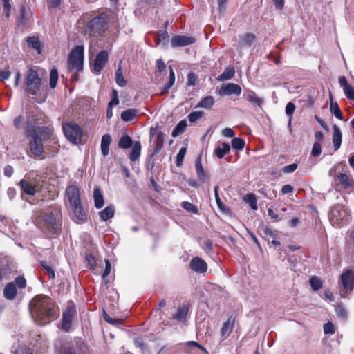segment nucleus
Segmentation results:
<instances>
[{
	"instance_id": "obj_47",
	"label": "nucleus",
	"mask_w": 354,
	"mask_h": 354,
	"mask_svg": "<svg viewBox=\"0 0 354 354\" xmlns=\"http://www.w3.org/2000/svg\"><path fill=\"white\" fill-rule=\"evenodd\" d=\"M232 147L236 150H242L245 145V140L241 138H234L231 141Z\"/></svg>"
},
{
	"instance_id": "obj_51",
	"label": "nucleus",
	"mask_w": 354,
	"mask_h": 354,
	"mask_svg": "<svg viewBox=\"0 0 354 354\" xmlns=\"http://www.w3.org/2000/svg\"><path fill=\"white\" fill-rule=\"evenodd\" d=\"M187 152V148L183 147L178 151L176 156V165L177 167H180L183 165V160L185 158Z\"/></svg>"
},
{
	"instance_id": "obj_40",
	"label": "nucleus",
	"mask_w": 354,
	"mask_h": 354,
	"mask_svg": "<svg viewBox=\"0 0 354 354\" xmlns=\"http://www.w3.org/2000/svg\"><path fill=\"white\" fill-rule=\"evenodd\" d=\"M214 104V99L212 96L209 95L203 98L197 104L196 107L205 109H211Z\"/></svg>"
},
{
	"instance_id": "obj_61",
	"label": "nucleus",
	"mask_w": 354,
	"mask_h": 354,
	"mask_svg": "<svg viewBox=\"0 0 354 354\" xmlns=\"http://www.w3.org/2000/svg\"><path fill=\"white\" fill-rule=\"evenodd\" d=\"M3 3V12L6 17H9L10 15V12L12 9V6L10 3V0H2Z\"/></svg>"
},
{
	"instance_id": "obj_48",
	"label": "nucleus",
	"mask_w": 354,
	"mask_h": 354,
	"mask_svg": "<svg viewBox=\"0 0 354 354\" xmlns=\"http://www.w3.org/2000/svg\"><path fill=\"white\" fill-rule=\"evenodd\" d=\"M181 207L188 212L193 213V214L198 213V207L195 205L191 203L190 202H188V201L182 202Z\"/></svg>"
},
{
	"instance_id": "obj_55",
	"label": "nucleus",
	"mask_w": 354,
	"mask_h": 354,
	"mask_svg": "<svg viewBox=\"0 0 354 354\" xmlns=\"http://www.w3.org/2000/svg\"><path fill=\"white\" fill-rule=\"evenodd\" d=\"M85 260L87 262L90 270H95V268L97 266V260H96L95 257L93 255L88 254L86 255Z\"/></svg>"
},
{
	"instance_id": "obj_59",
	"label": "nucleus",
	"mask_w": 354,
	"mask_h": 354,
	"mask_svg": "<svg viewBox=\"0 0 354 354\" xmlns=\"http://www.w3.org/2000/svg\"><path fill=\"white\" fill-rule=\"evenodd\" d=\"M13 124L16 129L20 130L24 125V117L19 115L16 117L13 121Z\"/></svg>"
},
{
	"instance_id": "obj_52",
	"label": "nucleus",
	"mask_w": 354,
	"mask_h": 354,
	"mask_svg": "<svg viewBox=\"0 0 354 354\" xmlns=\"http://www.w3.org/2000/svg\"><path fill=\"white\" fill-rule=\"evenodd\" d=\"M198 82V78L194 72H189L187 75V84L188 86H196Z\"/></svg>"
},
{
	"instance_id": "obj_25",
	"label": "nucleus",
	"mask_w": 354,
	"mask_h": 354,
	"mask_svg": "<svg viewBox=\"0 0 354 354\" xmlns=\"http://www.w3.org/2000/svg\"><path fill=\"white\" fill-rule=\"evenodd\" d=\"M17 294L16 286L14 283L10 282L6 284L3 290L4 297L9 300L14 299Z\"/></svg>"
},
{
	"instance_id": "obj_23",
	"label": "nucleus",
	"mask_w": 354,
	"mask_h": 354,
	"mask_svg": "<svg viewBox=\"0 0 354 354\" xmlns=\"http://www.w3.org/2000/svg\"><path fill=\"white\" fill-rule=\"evenodd\" d=\"M230 151V146L228 143L222 142L218 144L214 150V154L219 159L223 158L225 155Z\"/></svg>"
},
{
	"instance_id": "obj_18",
	"label": "nucleus",
	"mask_w": 354,
	"mask_h": 354,
	"mask_svg": "<svg viewBox=\"0 0 354 354\" xmlns=\"http://www.w3.org/2000/svg\"><path fill=\"white\" fill-rule=\"evenodd\" d=\"M73 218L76 223H86L87 221V214L84 211L82 203L71 206Z\"/></svg>"
},
{
	"instance_id": "obj_34",
	"label": "nucleus",
	"mask_w": 354,
	"mask_h": 354,
	"mask_svg": "<svg viewBox=\"0 0 354 354\" xmlns=\"http://www.w3.org/2000/svg\"><path fill=\"white\" fill-rule=\"evenodd\" d=\"M114 213V207L109 205L99 212V216L102 221H106L113 217Z\"/></svg>"
},
{
	"instance_id": "obj_60",
	"label": "nucleus",
	"mask_w": 354,
	"mask_h": 354,
	"mask_svg": "<svg viewBox=\"0 0 354 354\" xmlns=\"http://www.w3.org/2000/svg\"><path fill=\"white\" fill-rule=\"evenodd\" d=\"M322 153V147L321 143L319 142H315L313 144L312 151H311V155L314 157L319 156Z\"/></svg>"
},
{
	"instance_id": "obj_9",
	"label": "nucleus",
	"mask_w": 354,
	"mask_h": 354,
	"mask_svg": "<svg viewBox=\"0 0 354 354\" xmlns=\"http://www.w3.org/2000/svg\"><path fill=\"white\" fill-rule=\"evenodd\" d=\"M21 192L28 196H34L37 191L38 183L36 180H30L26 176L19 183Z\"/></svg>"
},
{
	"instance_id": "obj_3",
	"label": "nucleus",
	"mask_w": 354,
	"mask_h": 354,
	"mask_svg": "<svg viewBox=\"0 0 354 354\" xmlns=\"http://www.w3.org/2000/svg\"><path fill=\"white\" fill-rule=\"evenodd\" d=\"M24 89L27 96L37 103L44 102L48 96L47 86L32 67L25 74Z\"/></svg>"
},
{
	"instance_id": "obj_56",
	"label": "nucleus",
	"mask_w": 354,
	"mask_h": 354,
	"mask_svg": "<svg viewBox=\"0 0 354 354\" xmlns=\"http://www.w3.org/2000/svg\"><path fill=\"white\" fill-rule=\"evenodd\" d=\"M20 16L18 19V22L20 24H25L27 21L26 20V8L24 5L21 4L20 6Z\"/></svg>"
},
{
	"instance_id": "obj_7",
	"label": "nucleus",
	"mask_w": 354,
	"mask_h": 354,
	"mask_svg": "<svg viewBox=\"0 0 354 354\" xmlns=\"http://www.w3.org/2000/svg\"><path fill=\"white\" fill-rule=\"evenodd\" d=\"M84 47L76 46L71 51L68 58V68L69 71H77L81 72L83 70Z\"/></svg>"
},
{
	"instance_id": "obj_15",
	"label": "nucleus",
	"mask_w": 354,
	"mask_h": 354,
	"mask_svg": "<svg viewBox=\"0 0 354 354\" xmlns=\"http://www.w3.org/2000/svg\"><path fill=\"white\" fill-rule=\"evenodd\" d=\"M341 282L344 288L348 292L354 288V271L347 270L341 274Z\"/></svg>"
},
{
	"instance_id": "obj_43",
	"label": "nucleus",
	"mask_w": 354,
	"mask_h": 354,
	"mask_svg": "<svg viewBox=\"0 0 354 354\" xmlns=\"http://www.w3.org/2000/svg\"><path fill=\"white\" fill-rule=\"evenodd\" d=\"M40 267L45 271V272L48 274L50 279H55V272L54 269L48 265L46 261H42L39 263Z\"/></svg>"
},
{
	"instance_id": "obj_14",
	"label": "nucleus",
	"mask_w": 354,
	"mask_h": 354,
	"mask_svg": "<svg viewBox=\"0 0 354 354\" xmlns=\"http://www.w3.org/2000/svg\"><path fill=\"white\" fill-rule=\"evenodd\" d=\"M196 42V39L185 35H176L171 38V46L173 48L186 46Z\"/></svg>"
},
{
	"instance_id": "obj_20",
	"label": "nucleus",
	"mask_w": 354,
	"mask_h": 354,
	"mask_svg": "<svg viewBox=\"0 0 354 354\" xmlns=\"http://www.w3.org/2000/svg\"><path fill=\"white\" fill-rule=\"evenodd\" d=\"M243 97L248 102L259 107L264 102V100L262 97L257 96L255 92L250 89H247L244 91Z\"/></svg>"
},
{
	"instance_id": "obj_63",
	"label": "nucleus",
	"mask_w": 354,
	"mask_h": 354,
	"mask_svg": "<svg viewBox=\"0 0 354 354\" xmlns=\"http://www.w3.org/2000/svg\"><path fill=\"white\" fill-rule=\"evenodd\" d=\"M111 100L109 102V105L111 106H115L119 104V100H118V91L115 89H113L111 94Z\"/></svg>"
},
{
	"instance_id": "obj_62",
	"label": "nucleus",
	"mask_w": 354,
	"mask_h": 354,
	"mask_svg": "<svg viewBox=\"0 0 354 354\" xmlns=\"http://www.w3.org/2000/svg\"><path fill=\"white\" fill-rule=\"evenodd\" d=\"M11 75V72L9 69V66L6 67V69L3 71H0V81L4 82L10 78Z\"/></svg>"
},
{
	"instance_id": "obj_27",
	"label": "nucleus",
	"mask_w": 354,
	"mask_h": 354,
	"mask_svg": "<svg viewBox=\"0 0 354 354\" xmlns=\"http://www.w3.org/2000/svg\"><path fill=\"white\" fill-rule=\"evenodd\" d=\"M259 233L270 244V239H276L277 237V232L273 231L271 228L266 226H261L259 227Z\"/></svg>"
},
{
	"instance_id": "obj_21",
	"label": "nucleus",
	"mask_w": 354,
	"mask_h": 354,
	"mask_svg": "<svg viewBox=\"0 0 354 354\" xmlns=\"http://www.w3.org/2000/svg\"><path fill=\"white\" fill-rule=\"evenodd\" d=\"M339 83L343 88L346 97L351 100H354V88L351 84L348 83V81L344 76H342L339 78Z\"/></svg>"
},
{
	"instance_id": "obj_53",
	"label": "nucleus",
	"mask_w": 354,
	"mask_h": 354,
	"mask_svg": "<svg viewBox=\"0 0 354 354\" xmlns=\"http://www.w3.org/2000/svg\"><path fill=\"white\" fill-rule=\"evenodd\" d=\"M204 115V112L202 111H192L188 115L187 118L190 122H195L198 119Z\"/></svg>"
},
{
	"instance_id": "obj_10",
	"label": "nucleus",
	"mask_w": 354,
	"mask_h": 354,
	"mask_svg": "<svg viewBox=\"0 0 354 354\" xmlns=\"http://www.w3.org/2000/svg\"><path fill=\"white\" fill-rule=\"evenodd\" d=\"M76 313L75 307L73 305L68 306L62 313V329L66 332L69 331L72 319Z\"/></svg>"
},
{
	"instance_id": "obj_1",
	"label": "nucleus",
	"mask_w": 354,
	"mask_h": 354,
	"mask_svg": "<svg viewBox=\"0 0 354 354\" xmlns=\"http://www.w3.org/2000/svg\"><path fill=\"white\" fill-rule=\"evenodd\" d=\"M46 116L42 112L29 114L24 126V135L30 138V151L34 157H40L44 153L43 142L48 140L53 136V128L49 126H39L46 122Z\"/></svg>"
},
{
	"instance_id": "obj_38",
	"label": "nucleus",
	"mask_w": 354,
	"mask_h": 354,
	"mask_svg": "<svg viewBox=\"0 0 354 354\" xmlns=\"http://www.w3.org/2000/svg\"><path fill=\"white\" fill-rule=\"evenodd\" d=\"M133 144V140L129 135H123L118 141V147L120 149H128Z\"/></svg>"
},
{
	"instance_id": "obj_2",
	"label": "nucleus",
	"mask_w": 354,
	"mask_h": 354,
	"mask_svg": "<svg viewBox=\"0 0 354 354\" xmlns=\"http://www.w3.org/2000/svg\"><path fill=\"white\" fill-rule=\"evenodd\" d=\"M29 308L32 318L39 326H44L59 316L57 304L45 295L34 297L30 303Z\"/></svg>"
},
{
	"instance_id": "obj_54",
	"label": "nucleus",
	"mask_w": 354,
	"mask_h": 354,
	"mask_svg": "<svg viewBox=\"0 0 354 354\" xmlns=\"http://www.w3.org/2000/svg\"><path fill=\"white\" fill-rule=\"evenodd\" d=\"M295 110V105L293 102H290L286 106V114L289 117L288 124H291L293 113Z\"/></svg>"
},
{
	"instance_id": "obj_35",
	"label": "nucleus",
	"mask_w": 354,
	"mask_h": 354,
	"mask_svg": "<svg viewBox=\"0 0 354 354\" xmlns=\"http://www.w3.org/2000/svg\"><path fill=\"white\" fill-rule=\"evenodd\" d=\"M139 111L136 109H128L121 113V119L124 122L133 120L138 115Z\"/></svg>"
},
{
	"instance_id": "obj_13",
	"label": "nucleus",
	"mask_w": 354,
	"mask_h": 354,
	"mask_svg": "<svg viewBox=\"0 0 354 354\" xmlns=\"http://www.w3.org/2000/svg\"><path fill=\"white\" fill-rule=\"evenodd\" d=\"M108 53L106 50L100 51L97 55L94 60L93 66V71L98 74L103 69L104 66L108 62Z\"/></svg>"
},
{
	"instance_id": "obj_49",
	"label": "nucleus",
	"mask_w": 354,
	"mask_h": 354,
	"mask_svg": "<svg viewBox=\"0 0 354 354\" xmlns=\"http://www.w3.org/2000/svg\"><path fill=\"white\" fill-rule=\"evenodd\" d=\"M58 81V72L55 68H53L50 72V81L49 84L50 88H54L56 87Z\"/></svg>"
},
{
	"instance_id": "obj_11",
	"label": "nucleus",
	"mask_w": 354,
	"mask_h": 354,
	"mask_svg": "<svg viewBox=\"0 0 354 354\" xmlns=\"http://www.w3.org/2000/svg\"><path fill=\"white\" fill-rule=\"evenodd\" d=\"M256 39L257 37L254 33L246 32L239 37V42L235 45L236 49L241 52L244 48L251 47Z\"/></svg>"
},
{
	"instance_id": "obj_44",
	"label": "nucleus",
	"mask_w": 354,
	"mask_h": 354,
	"mask_svg": "<svg viewBox=\"0 0 354 354\" xmlns=\"http://www.w3.org/2000/svg\"><path fill=\"white\" fill-rule=\"evenodd\" d=\"M309 283L311 288L314 291L319 290L323 286V282L321 279L317 276H312L310 278Z\"/></svg>"
},
{
	"instance_id": "obj_12",
	"label": "nucleus",
	"mask_w": 354,
	"mask_h": 354,
	"mask_svg": "<svg viewBox=\"0 0 354 354\" xmlns=\"http://www.w3.org/2000/svg\"><path fill=\"white\" fill-rule=\"evenodd\" d=\"M66 194L71 207L81 203L80 189L77 186L75 185L68 186L66 189Z\"/></svg>"
},
{
	"instance_id": "obj_46",
	"label": "nucleus",
	"mask_w": 354,
	"mask_h": 354,
	"mask_svg": "<svg viewBox=\"0 0 354 354\" xmlns=\"http://www.w3.org/2000/svg\"><path fill=\"white\" fill-rule=\"evenodd\" d=\"M245 200L246 202H248L250 204L251 208L253 210L257 209V208H258L257 201V198H256V196L254 194H253V193L248 194L245 197Z\"/></svg>"
},
{
	"instance_id": "obj_39",
	"label": "nucleus",
	"mask_w": 354,
	"mask_h": 354,
	"mask_svg": "<svg viewBox=\"0 0 354 354\" xmlns=\"http://www.w3.org/2000/svg\"><path fill=\"white\" fill-rule=\"evenodd\" d=\"M115 80L116 84L120 87H124L127 84V81L125 80V79L123 76L122 68H121L120 66H119L118 68L115 70Z\"/></svg>"
},
{
	"instance_id": "obj_50",
	"label": "nucleus",
	"mask_w": 354,
	"mask_h": 354,
	"mask_svg": "<svg viewBox=\"0 0 354 354\" xmlns=\"http://www.w3.org/2000/svg\"><path fill=\"white\" fill-rule=\"evenodd\" d=\"M169 35L166 30H160L157 32V35L154 38L155 42L156 45H159L161 41H165L168 40Z\"/></svg>"
},
{
	"instance_id": "obj_58",
	"label": "nucleus",
	"mask_w": 354,
	"mask_h": 354,
	"mask_svg": "<svg viewBox=\"0 0 354 354\" xmlns=\"http://www.w3.org/2000/svg\"><path fill=\"white\" fill-rule=\"evenodd\" d=\"M15 285L19 288H25L26 286V280L24 276H18L15 279Z\"/></svg>"
},
{
	"instance_id": "obj_45",
	"label": "nucleus",
	"mask_w": 354,
	"mask_h": 354,
	"mask_svg": "<svg viewBox=\"0 0 354 354\" xmlns=\"http://www.w3.org/2000/svg\"><path fill=\"white\" fill-rule=\"evenodd\" d=\"M103 318L106 322L113 326H120L124 323L123 319L112 318L104 310H103Z\"/></svg>"
},
{
	"instance_id": "obj_28",
	"label": "nucleus",
	"mask_w": 354,
	"mask_h": 354,
	"mask_svg": "<svg viewBox=\"0 0 354 354\" xmlns=\"http://www.w3.org/2000/svg\"><path fill=\"white\" fill-rule=\"evenodd\" d=\"M333 143L335 151H337L342 144V133L339 128L336 125H333Z\"/></svg>"
},
{
	"instance_id": "obj_36",
	"label": "nucleus",
	"mask_w": 354,
	"mask_h": 354,
	"mask_svg": "<svg viewBox=\"0 0 354 354\" xmlns=\"http://www.w3.org/2000/svg\"><path fill=\"white\" fill-rule=\"evenodd\" d=\"M28 46L37 51L39 54L41 53L42 46L38 37H28L26 39Z\"/></svg>"
},
{
	"instance_id": "obj_8",
	"label": "nucleus",
	"mask_w": 354,
	"mask_h": 354,
	"mask_svg": "<svg viewBox=\"0 0 354 354\" xmlns=\"http://www.w3.org/2000/svg\"><path fill=\"white\" fill-rule=\"evenodd\" d=\"M62 129L65 137L71 142L77 144L82 140V130L77 124L72 122L64 123Z\"/></svg>"
},
{
	"instance_id": "obj_30",
	"label": "nucleus",
	"mask_w": 354,
	"mask_h": 354,
	"mask_svg": "<svg viewBox=\"0 0 354 354\" xmlns=\"http://www.w3.org/2000/svg\"><path fill=\"white\" fill-rule=\"evenodd\" d=\"M335 180L341 184L342 187L344 189L348 188V187L352 186L353 181L352 179L349 178V176L343 173H339L336 177Z\"/></svg>"
},
{
	"instance_id": "obj_57",
	"label": "nucleus",
	"mask_w": 354,
	"mask_h": 354,
	"mask_svg": "<svg viewBox=\"0 0 354 354\" xmlns=\"http://www.w3.org/2000/svg\"><path fill=\"white\" fill-rule=\"evenodd\" d=\"M59 354H77L75 348L71 344L64 345L59 351Z\"/></svg>"
},
{
	"instance_id": "obj_64",
	"label": "nucleus",
	"mask_w": 354,
	"mask_h": 354,
	"mask_svg": "<svg viewBox=\"0 0 354 354\" xmlns=\"http://www.w3.org/2000/svg\"><path fill=\"white\" fill-rule=\"evenodd\" d=\"M324 332L325 334H333L335 333V327L332 322H328L324 325Z\"/></svg>"
},
{
	"instance_id": "obj_24",
	"label": "nucleus",
	"mask_w": 354,
	"mask_h": 354,
	"mask_svg": "<svg viewBox=\"0 0 354 354\" xmlns=\"http://www.w3.org/2000/svg\"><path fill=\"white\" fill-rule=\"evenodd\" d=\"M234 324V318L230 317L226 322H224L221 330V336L223 339L227 338L231 333Z\"/></svg>"
},
{
	"instance_id": "obj_17",
	"label": "nucleus",
	"mask_w": 354,
	"mask_h": 354,
	"mask_svg": "<svg viewBox=\"0 0 354 354\" xmlns=\"http://www.w3.org/2000/svg\"><path fill=\"white\" fill-rule=\"evenodd\" d=\"M241 93V88L239 84L234 83H227L221 86L219 94L221 95H230L234 94L240 95Z\"/></svg>"
},
{
	"instance_id": "obj_4",
	"label": "nucleus",
	"mask_w": 354,
	"mask_h": 354,
	"mask_svg": "<svg viewBox=\"0 0 354 354\" xmlns=\"http://www.w3.org/2000/svg\"><path fill=\"white\" fill-rule=\"evenodd\" d=\"M35 225L46 235L59 233L62 222L53 212H41L36 214Z\"/></svg>"
},
{
	"instance_id": "obj_42",
	"label": "nucleus",
	"mask_w": 354,
	"mask_h": 354,
	"mask_svg": "<svg viewBox=\"0 0 354 354\" xmlns=\"http://www.w3.org/2000/svg\"><path fill=\"white\" fill-rule=\"evenodd\" d=\"M234 68L233 67H227L218 76V80L220 81L230 80L234 76Z\"/></svg>"
},
{
	"instance_id": "obj_32",
	"label": "nucleus",
	"mask_w": 354,
	"mask_h": 354,
	"mask_svg": "<svg viewBox=\"0 0 354 354\" xmlns=\"http://www.w3.org/2000/svg\"><path fill=\"white\" fill-rule=\"evenodd\" d=\"M141 148L142 146L139 141L134 142L129 156L131 162H134L139 158L141 153Z\"/></svg>"
},
{
	"instance_id": "obj_22",
	"label": "nucleus",
	"mask_w": 354,
	"mask_h": 354,
	"mask_svg": "<svg viewBox=\"0 0 354 354\" xmlns=\"http://www.w3.org/2000/svg\"><path fill=\"white\" fill-rule=\"evenodd\" d=\"M165 143V135L162 132L160 131L157 133L156 142L153 152L151 153L150 157L157 155L163 148Z\"/></svg>"
},
{
	"instance_id": "obj_29",
	"label": "nucleus",
	"mask_w": 354,
	"mask_h": 354,
	"mask_svg": "<svg viewBox=\"0 0 354 354\" xmlns=\"http://www.w3.org/2000/svg\"><path fill=\"white\" fill-rule=\"evenodd\" d=\"M111 137L109 134L106 133L102 136L101 140V151L103 156H106L109 154V146L111 142Z\"/></svg>"
},
{
	"instance_id": "obj_19",
	"label": "nucleus",
	"mask_w": 354,
	"mask_h": 354,
	"mask_svg": "<svg viewBox=\"0 0 354 354\" xmlns=\"http://www.w3.org/2000/svg\"><path fill=\"white\" fill-rule=\"evenodd\" d=\"M196 172L198 179L201 184L205 183L209 180V175L203 169L201 158L199 156L195 162Z\"/></svg>"
},
{
	"instance_id": "obj_16",
	"label": "nucleus",
	"mask_w": 354,
	"mask_h": 354,
	"mask_svg": "<svg viewBox=\"0 0 354 354\" xmlns=\"http://www.w3.org/2000/svg\"><path fill=\"white\" fill-rule=\"evenodd\" d=\"M190 268L198 273H205L207 270L206 262L201 257L192 258L189 263Z\"/></svg>"
},
{
	"instance_id": "obj_31",
	"label": "nucleus",
	"mask_w": 354,
	"mask_h": 354,
	"mask_svg": "<svg viewBox=\"0 0 354 354\" xmlns=\"http://www.w3.org/2000/svg\"><path fill=\"white\" fill-rule=\"evenodd\" d=\"M330 112L334 114V115L339 120H343V114L342 112L337 104V102L333 101V97L331 94H330Z\"/></svg>"
},
{
	"instance_id": "obj_26",
	"label": "nucleus",
	"mask_w": 354,
	"mask_h": 354,
	"mask_svg": "<svg viewBox=\"0 0 354 354\" xmlns=\"http://www.w3.org/2000/svg\"><path fill=\"white\" fill-rule=\"evenodd\" d=\"M188 312L189 307L184 305L177 309L176 313L172 315V319L180 322H185L186 321Z\"/></svg>"
},
{
	"instance_id": "obj_5",
	"label": "nucleus",
	"mask_w": 354,
	"mask_h": 354,
	"mask_svg": "<svg viewBox=\"0 0 354 354\" xmlns=\"http://www.w3.org/2000/svg\"><path fill=\"white\" fill-rule=\"evenodd\" d=\"M109 21V15L102 12L88 22L86 26V31L91 36L102 35L108 28Z\"/></svg>"
},
{
	"instance_id": "obj_6",
	"label": "nucleus",
	"mask_w": 354,
	"mask_h": 354,
	"mask_svg": "<svg viewBox=\"0 0 354 354\" xmlns=\"http://www.w3.org/2000/svg\"><path fill=\"white\" fill-rule=\"evenodd\" d=\"M329 218L334 226L342 227L348 222L350 215L342 205L336 204L330 211Z\"/></svg>"
},
{
	"instance_id": "obj_33",
	"label": "nucleus",
	"mask_w": 354,
	"mask_h": 354,
	"mask_svg": "<svg viewBox=\"0 0 354 354\" xmlns=\"http://www.w3.org/2000/svg\"><path fill=\"white\" fill-rule=\"evenodd\" d=\"M93 198H94L95 207L97 209L102 208L104 206V197L102 194V192H101L100 187H97L94 189Z\"/></svg>"
},
{
	"instance_id": "obj_41",
	"label": "nucleus",
	"mask_w": 354,
	"mask_h": 354,
	"mask_svg": "<svg viewBox=\"0 0 354 354\" xmlns=\"http://www.w3.org/2000/svg\"><path fill=\"white\" fill-rule=\"evenodd\" d=\"M187 127V122L185 120H180L175 128L173 129L171 136L172 137H176L180 134H182Z\"/></svg>"
},
{
	"instance_id": "obj_37",
	"label": "nucleus",
	"mask_w": 354,
	"mask_h": 354,
	"mask_svg": "<svg viewBox=\"0 0 354 354\" xmlns=\"http://www.w3.org/2000/svg\"><path fill=\"white\" fill-rule=\"evenodd\" d=\"M219 187L216 185L214 188L215 200L218 209L223 212H227L229 211V208L222 202L218 195Z\"/></svg>"
}]
</instances>
